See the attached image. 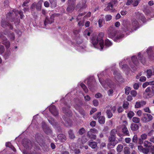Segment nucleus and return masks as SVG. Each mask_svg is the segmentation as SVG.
Listing matches in <instances>:
<instances>
[{
  "mask_svg": "<svg viewBox=\"0 0 154 154\" xmlns=\"http://www.w3.org/2000/svg\"><path fill=\"white\" fill-rule=\"evenodd\" d=\"M62 118L65 121V126L66 127H70L72 125V122L70 119L68 118H65L64 116Z\"/></svg>",
  "mask_w": 154,
  "mask_h": 154,
  "instance_id": "f3484780",
  "label": "nucleus"
},
{
  "mask_svg": "<svg viewBox=\"0 0 154 154\" xmlns=\"http://www.w3.org/2000/svg\"><path fill=\"white\" fill-rule=\"evenodd\" d=\"M146 72L147 74L146 76L148 79L150 78L153 74L152 71L150 69L147 70H146Z\"/></svg>",
  "mask_w": 154,
  "mask_h": 154,
  "instance_id": "e433bc0d",
  "label": "nucleus"
},
{
  "mask_svg": "<svg viewBox=\"0 0 154 154\" xmlns=\"http://www.w3.org/2000/svg\"><path fill=\"white\" fill-rule=\"evenodd\" d=\"M143 116L141 119L142 122L145 123L149 122L153 119L152 116L150 114L145 113L143 114Z\"/></svg>",
  "mask_w": 154,
  "mask_h": 154,
  "instance_id": "9b49d317",
  "label": "nucleus"
},
{
  "mask_svg": "<svg viewBox=\"0 0 154 154\" xmlns=\"http://www.w3.org/2000/svg\"><path fill=\"white\" fill-rule=\"evenodd\" d=\"M77 101L75 102V104L74 105L75 108L77 110L80 114L83 116L84 118L86 116V114L83 109L82 107V101L79 100H77Z\"/></svg>",
  "mask_w": 154,
  "mask_h": 154,
  "instance_id": "423d86ee",
  "label": "nucleus"
},
{
  "mask_svg": "<svg viewBox=\"0 0 154 154\" xmlns=\"http://www.w3.org/2000/svg\"><path fill=\"white\" fill-rule=\"evenodd\" d=\"M91 34V31H90V29H88L85 30L83 33L84 35L85 36L88 35L90 36Z\"/></svg>",
  "mask_w": 154,
  "mask_h": 154,
  "instance_id": "c03bdc74",
  "label": "nucleus"
},
{
  "mask_svg": "<svg viewBox=\"0 0 154 154\" xmlns=\"http://www.w3.org/2000/svg\"><path fill=\"white\" fill-rule=\"evenodd\" d=\"M23 146L28 150H30L32 147V145L31 141L28 139H24L23 141Z\"/></svg>",
  "mask_w": 154,
  "mask_h": 154,
  "instance_id": "ddd939ff",
  "label": "nucleus"
},
{
  "mask_svg": "<svg viewBox=\"0 0 154 154\" xmlns=\"http://www.w3.org/2000/svg\"><path fill=\"white\" fill-rule=\"evenodd\" d=\"M132 62L129 63V65L134 70L136 69V66H137L139 63V61L135 56H133L131 57Z\"/></svg>",
  "mask_w": 154,
  "mask_h": 154,
  "instance_id": "f8f14e48",
  "label": "nucleus"
},
{
  "mask_svg": "<svg viewBox=\"0 0 154 154\" xmlns=\"http://www.w3.org/2000/svg\"><path fill=\"white\" fill-rule=\"evenodd\" d=\"M63 112L66 116H71V111L68 108L63 107L62 109Z\"/></svg>",
  "mask_w": 154,
  "mask_h": 154,
  "instance_id": "b1692460",
  "label": "nucleus"
},
{
  "mask_svg": "<svg viewBox=\"0 0 154 154\" xmlns=\"http://www.w3.org/2000/svg\"><path fill=\"white\" fill-rule=\"evenodd\" d=\"M122 131L124 134L127 136H129V132L127 127L125 126L122 128Z\"/></svg>",
  "mask_w": 154,
  "mask_h": 154,
  "instance_id": "72a5a7b5",
  "label": "nucleus"
},
{
  "mask_svg": "<svg viewBox=\"0 0 154 154\" xmlns=\"http://www.w3.org/2000/svg\"><path fill=\"white\" fill-rule=\"evenodd\" d=\"M52 8H55L57 6L56 0H49Z\"/></svg>",
  "mask_w": 154,
  "mask_h": 154,
  "instance_id": "ea45409f",
  "label": "nucleus"
},
{
  "mask_svg": "<svg viewBox=\"0 0 154 154\" xmlns=\"http://www.w3.org/2000/svg\"><path fill=\"white\" fill-rule=\"evenodd\" d=\"M134 113L133 111H130L128 113V116L131 119L134 116Z\"/></svg>",
  "mask_w": 154,
  "mask_h": 154,
  "instance_id": "6e6d98bb",
  "label": "nucleus"
},
{
  "mask_svg": "<svg viewBox=\"0 0 154 154\" xmlns=\"http://www.w3.org/2000/svg\"><path fill=\"white\" fill-rule=\"evenodd\" d=\"M5 145L7 147H9L11 149L14 151L15 152L16 151V149L14 146L11 144L10 143H6L5 144Z\"/></svg>",
  "mask_w": 154,
  "mask_h": 154,
  "instance_id": "79ce46f5",
  "label": "nucleus"
},
{
  "mask_svg": "<svg viewBox=\"0 0 154 154\" xmlns=\"http://www.w3.org/2000/svg\"><path fill=\"white\" fill-rule=\"evenodd\" d=\"M48 120L49 122L54 127H55L57 126V123L53 119L51 118L50 119H48Z\"/></svg>",
  "mask_w": 154,
  "mask_h": 154,
  "instance_id": "473e14b6",
  "label": "nucleus"
},
{
  "mask_svg": "<svg viewBox=\"0 0 154 154\" xmlns=\"http://www.w3.org/2000/svg\"><path fill=\"white\" fill-rule=\"evenodd\" d=\"M133 142L135 143H136L137 141V135H134L132 139Z\"/></svg>",
  "mask_w": 154,
  "mask_h": 154,
  "instance_id": "69168bd1",
  "label": "nucleus"
},
{
  "mask_svg": "<svg viewBox=\"0 0 154 154\" xmlns=\"http://www.w3.org/2000/svg\"><path fill=\"white\" fill-rule=\"evenodd\" d=\"M106 113L108 118L112 117L113 116L112 113L109 109H108L106 111Z\"/></svg>",
  "mask_w": 154,
  "mask_h": 154,
  "instance_id": "49530a36",
  "label": "nucleus"
},
{
  "mask_svg": "<svg viewBox=\"0 0 154 154\" xmlns=\"http://www.w3.org/2000/svg\"><path fill=\"white\" fill-rule=\"evenodd\" d=\"M123 148V146L121 145H119L117 147V150L118 152H120Z\"/></svg>",
  "mask_w": 154,
  "mask_h": 154,
  "instance_id": "13d9d810",
  "label": "nucleus"
},
{
  "mask_svg": "<svg viewBox=\"0 0 154 154\" xmlns=\"http://www.w3.org/2000/svg\"><path fill=\"white\" fill-rule=\"evenodd\" d=\"M113 71V75L116 80L118 82H121L123 81V79L121 74L116 69Z\"/></svg>",
  "mask_w": 154,
  "mask_h": 154,
  "instance_id": "2eb2a0df",
  "label": "nucleus"
},
{
  "mask_svg": "<svg viewBox=\"0 0 154 154\" xmlns=\"http://www.w3.org/2000/svg\"><path fill=\"white\" fill-rule=\"evenodd\" d=\"M88 144L92 148H95L97 146V142L90 140L88 142Z\"/></svg>",
  "mask_w": 154,
  "mask_h": 154,
  "instance_id": "a878e982",
  "label": "nucleus"
},
{
  "mask_svg": "<svg viewBox=\"0 0 154 154\" xmlns=\"http://www.w3.org/2000/svg\"><path fill=\"white\" fill-rule=\"evenodd\" d=\"M42 128L44 132L48 135L51 134L52 131L49 127L47 126L45 122H43L42 124Z\"/></svg>",
  "mask_w": 154,
  "mask_h": 154,
  "instance_id": "4468645a",
  "label": "nucleus"
},
{
  "mask_svg": "<svg viewBox=\"0 0 154 154\" xmlns=\"http://www.w3.org/2000/svg\"><path fill=\"white\" fill-rule=\"evenodd\" d=\"M75 5H69L68 4V7L67 8V11L69 12H72L74 9Z\"/></svg>",
  "mask_w": 154,
  "mask_h": 154,
  "instance_id": "c9c22d12",
  "label": "nucleus"
},
{
  "mask_svg": "<svg viewBox=\"0 0 154 154\" xmlns=\"http://www.w3.org/2000/svg\"><path fill=\"white\" fill-rule=\"evenodd\" d=\"M2 44L5 45L7 49H8L10 47V43L9 41L7 40V39L5 37V38H2Z\"/></svg>",
  "mask_w": 154,
  "mask_h": 154,
  "instance_id": "4be33fe9",
  "label": "nucleus"
},
{
  "mask_svg": "<svg viewBox=\"0 0 154 154\" xmlns=\"http://www.w3.org/2000/svg\"><path fill=\"white\" fill-rule=\"evenodd\" d=\"M18 14L20 15L21 19L23 17L24 15L22 11H19L17 10L14 9L11 12L8 13L6 14V20H9L11 22L14 21L15 22H16L14 19V16H17ZM1 25L3 28L8 27L11 29H13V26L11 24L7 22V20H5V19H2L1 22Z\"/></svg>",
  "mask_w": 154,
  "mask_h": 154,
  "instance_id": "f257e3e1",
  "label": "nucleus"
},
{
  "mask_svg": "<svg viewBox=\"0 0 154 154\" xmlns=\"http://www.w3.org/2000/svg\"><path fill=\"white\" fill-rule=\"evenodd\" d=\"M58 139L61 142H64L66 140V136L63 134H59L57 135Z\"/></svg>",
  "mask_w": 154,
  "mask_h": 154,
  "instance_id": "5701e85b",
  "label": "nucleus"
},
{
  "mask_svg": "<svg viewBox=\"0 0 154 154\" xmlns=\"http://www.w3.org/2000/svg\"><path fill=\"white\" fill-rule=\"evenodd\" d=\"M42 1H40L37 3H36L35 7L36 10L38 11H40L41 9Z\"/></svg>",
  "mask_w": 154,
  "mask_h": 154,
  "instance_id": "7c9ffc66",
  "label": "nucleus"
},
{
  "mask_svg": "<svg viewBox=\"0 0 154 154\" xmlns=\"http://www.w3.org/2000/svg\"><path fill=\"white\" fill-rule=\"evenodd\" d=\"M125 154H129L130 153V149L128 147H125L124 149Z\"/></svg>",
  "mask_w": 154,
  "mask_h": 154,
  "instance_id": "8fccbe9b",
  "label": "nucleus"
},
{
  "mask_svg": "<svg viewBox=\"0 0 154 154\" xmlns=\"http://www.w3.org/2000/svg\"><path fill=\"white\" fill-rule=\"evenodd\" d=\"M49 111L54 116H57L58 114V110L56 109L55 106L54 105H52L50 107Z\"/></svg>",
  "mask_w": 154,
  "mask_h": 154,
  "instance_id": "dca6fc26",
  "label": "nucleus"
},
{
  "mask_svg": "<svg viewBox=\"0 0 154 154\" xmlns=\"http://www.w3.org/2000/svg\"><path fill=\"white\" fill-rule=\"evenodd\" d=\"M125 94L128 95L131 89L130 87L126 86L125 88Z\"/></svg>",
  "mask_w": 154,
  "mask_h": 154,
  "instance_id": "3c124183",
  "label": "nucleus"
},
{
  "mask_svg": "<svg viewBox=\"0 0 154 154\" xmlns=\"http://www.w3.org/2000/svg\"><path fill=\"white\" fill-rule=\"evenodd\" d=\"M86 46L84 45H79L78 46V50L81 52H83L85 51Z\"/></svg>",
  "mask_w": 154,
  "mask_h": 154,
  "instance_id": "c756f323",
  "label": "nucleus"
},
{
  "mask_svg": "<svg viewBox=\"0 0 154 154\" xmlns=\"http://www.w3.org/2000/svg\"><path fill=\"white\" fill-rule=\"evenodd\" d=\"M85 132V129L83 128H82L79 130L78 131V133L80 135H82L84 134Z\"/></svg>",
  "mask_w": 154,
  "mask_h": 154,
  "instance_id": "5fc2aeb1",
  "label": "nucleus"
},
{
  "mask_svg": "<svg viewBox=\"0 0 154 154\" xmlns=\"http://www.w3.org/2000/svg\"><path fill=\"white\" fill-rule=\"evenodd\" d=\"M147 135L146 134H143L140 135V138L138 139V143L140 145L142 144L143 143V140L146 139Z\"/></svg>",
  "mask_w": 154,
  "mask_h": 154,
  "instance_id": "a211bd4d",
  "label": "nucleus"
},
{
  "mask_svg": "<svg viewBox=\"0 0 154 154\" xmlns=\"http://www.w3.org/2000/svg\"><path fill=\"white\" fill-rule=\"evenodd\" d=\"M144 146L146 147H149L152 146V143L147 140H145L143 142Z\"/></svg>",
  "mask_w": 154,
  "mask_h": 154,
  "instance_id": "a19ab883",
  "label": "nucleus"
},
{
  "mask_svg": "<svg viewBox=\"0 0 154 154\" xmlns=\"http://www.w3.org/2000/svg\"><path fill=\"white\" fill-rule=\"evenodd\" d=\"M98 22L99 26L100 27L103 26V24L105 23V21L103 18H101L99 20Z\"/></svg>",
  "mask_w": 154,
  "mask_h": 154,
  "instance_id": "58836bf2",
  "label": "nucleus"
},
{
  "mask_svg": "<svg viewBox=\"0 0 154 154\" xmlns=\"http://www.w3.org/2000/svg\"><path fill=\"white\" fill-rule=\"evenodd\" d=\"M152 47H150L147 49L146 52L148 55L150 54L151 52L152 51Z\"/></svg>",
  "mask_w": 154,
  "mask_h": 154,
  "instance_id": "052dcab7",
  "label": "nucleus"
},
{
  "mask_svg": "<svg viewBox=\"0 0 154 154\" xmlns=\"http://www.w3.org/2000/svg\"><path fill=\"white\" fill-rule=\"evenodd\" d=\"M59 14H52L50 18L46 17L45 20L44 21V24L45 26H46L48 24H51L54 22V18L55 17L58 16Z\"/></svg>",
  "mask_w": 154,
  "mask_h": 154,
  "instance_id": "9d476101",
  "label": "nucleus"
},
{
  "mask_svg": "<svg viewBox=\"0 0 154 154\" xmlns=\"http://www.w3.org/2000/svg\"><path fill=\"white\" fill-rule=\"evenodd\" d=\"M112 138H109V143H108V148L109 149L114 147L116 144L115 140H112Z\"/></svg>",
  "mask_w": 154,
  "mask_h": 154,
  "instance_id": "6ab92c4d",
  "label": "nucleus"
},
{
  "mask_svg": "<svg viewBox=\"0 0 154 154\" xmlns=\"http://www.w3.org/2000/svg\"><path fill=\"white\" fill-rule=\"evenodd\" d=\"M105 18L106 21H109L112 19V16L110 15H106Z\"/></svg>",
  "mask_w": 154,
  "mask_h": 154,
  "instance_id": "0e129e2a",
  "label": "nucleus"
},
{
  "mask_svg": "<svg viewBox=\"0 0 154 154\" xmlns=\"http://www.w3.org/2000/svg\"><path fill=\"white\" fill-rule=\"evenodd\" d=\"M87 136L89 138L94 139H95L96 137V136L94 135L90 130L88 132Z\"/></svg>",
  "mask_w": 154,
  "mask_h": 154,
  "instance_id": "2f4dec72",
  "label": "nucleus"
},
{
  "mask_svg": "<svg viewBox=\"0 0 154 154\" xmlns=\"http://www.w3.org/2000/svg\"><path fill=\"white\" fill-rule=\"evenodd\" d=\"M30 0H26L23 2L22 5L23 6H28V5H27V4L30 2Z\"/></svg>",
  "mask_w": 154,
  "mask_h": 154,
  "instance_id": "774afa93",
  "label": "nucleus"
},
{
  "mask_svg": "<svg viewBox=\"0 0 154 154\" xmlns=\"http://www.w3.org/2000/svg\"><path fill=\"white\" fill-rule=\"evenodd\" d=\"M132 120L135 123H138L140 122V119L137 117H134L133 118Z\"/></svg>",
  "mask_w": 154,
  "mask_h": 154,
  "instance_id": "de8ad7c7",
  "label": "nucleus"
},
{
  "mask_svg": "<svg viewBox=\"0 0 154 154\" xmlns=\"http://www.w3.org/2000/svg\"><path fill=\"white\" fill-rule=\"evenodd\" d=\"M141 152L145 154H147L149 152V150L147 148H145L143 149Z\"/></svg>",
  "mask_w": 154,
  "mask_h": 154,
  "instance_id": "e2e57ef3",
  "label": "nucleus"
},
{
  "mask_svg": "<svg viewBox=\"0 0 154 154\" xmlns=\"http://www.w3.org/2000/svg\"><path fill=\"white\" fill-rule=\"evenodd\" d=\"M108 37L113 39L114 41L119 42L121 41L124 37V35L120 34L116 36L117 31L113 26L110 27L108 29Z\"/></svg>",
  "mask_w": 154,
  "mask_h": 154,
  "instance_id": "39448f33",
  "label": "nucleus"
},
{
  "mask_svg": "<svg viewBox=\"0 0 154 154\" xmlns=\"http://www.w3.org/2000/svg\"><path fill=\"white\" fill-rule=\"evenodd\" d=\"M117 3V0H112L110 2L108 3L107 6L105 8V11H113L114 7L116 6Z\"/></svg>",
  "mask_w": 154,
  "mask_h": 154,
  "instance_id": "1a4fd4ad",
  "label": "nucleus"
},
{
  "mask_svg": "<svg viewBox=\"0 0 154 154\" xmlns=\"http://www.w3.org/2000/svg\"><path fill=\"white\" fill-rule=\"evenodd\" d=\"M138 57L139 60H140L141 62L143 64H144L145 63V61L144 60L141 59V57L140 55V53L139 52L138 54Z\"/></svg>",
  "mask_w": 154,
  "mask_h": 154,
  "instance_id": "603ef678",
  "label": "nucleus"
},
{
  "mask_svg": "<svg viewBox=\"0 0 154 154\" xmlns=\"http://www.w3.org/2000/svg\"><path fill=\"white\" fill-rule=\"evenodd\" d=\"M36 6V2L32 3L30 7V10L32 12L34 11Z\"/></svg>",
  "mask_w": 154,
  "mask_h": 154,
  "instance_id": "09e8293b",
  "label": "nucleus"
},
{
  "mask_svg": "<svg viewBox=\"0 0 154 154\" xmlns=\"http://www.w3.org/2000/svg\"><path fill=\"white\" fill-rule=\"evenodd\" d=\"M104 35V33L101 32L99 34L97 38L96 36H94L91 38V42L93 47L101 51L105 48L103 45L104 42L102 38Z\"/></svg>",
  "mask_w": 154,
  "mask_h": 154,
  "instance_id": "7ed1b4c3",
  "label": "nucleus"
},
{
  "mask_svg": "<svg viewBox=\"0 0 154 154\" xmlns=\"http://www.w3.org/2000/svg\"><path fill=\"white\" fill-rule=\"evenodd\" d=\"M137 19L138 20H140L143 23L146 21V18L144 16L143 14L139 13H137L136 14Z\"/></svg>",
  "mask_w": 154,
  "mask_h": 154,
  "instance_id": "aec40b11",
  "label": "nucleus"
},
{
  "mask_svg": "<svg viewBox=\"0 0 154 154\" xmlns=\"http://www.w3.org/2000/svg\"><path fill=\"white\" fill-rule=\"evenodd\" d=\"M80 85L85 93H87L88 92V89L85 85L82 83H81Z\"/></svg>",
  "mask_w": 154,
  "mask_h": 154,
  "instance_id": "37998d69",
  "label": "nucleus"
},
{
  "mask_svg": "<svg viewBox=\"0 0 154 154\" xmlns=\"http://www.w3.org/2000/svg\"><path fill=\"white\" fill-rule=\"evenodd\" d=\"M105 118L103 116H100L98 118V122L100 124H103L105 122Z\"/></svg>",
  "mask_w": 154,
  "mask_h": 154,
  "instance_id": "4c0bfd02",
  "label": "nucleus"
},
{
  "mask_svg": "<svg viewBox=\"0 0 154 154\" xmlns=\"http://www.w3.org/2000/svg\"><path fill=\"white\" fill-rule=\"evenodd\" d=\"M139 2L140 1L139 0H134L133 1L132 5L134 7L137 6Z\"/></svg>",
  "mask_w": 154,
  "mask_h": 154,
  "instance_id": "4d7b16f0",
  "label": "nucleus"
},
{
  "mask_svg": "<svg viewBox=\"0 0 154 154\" xmlns=\"http://www.w3.org/2000/svg\"><path fill=\"white\" fill-rule=\"evenodd\" d=\"M131 94L134 97H135L137 94V91L134 90H132L131 92Z\"/></svg>",
  "mask_w": 154,
  "mask_h": 154,
  "instance_id": "338daca9",
  "label": "nucleus"
},
{
  "mask_svg": "<svg viewBox=\"0 0 154 154\" xmlns=\"http://www.w3.org/2000/svg\"><path fill=\"white\" fill-rule=\"evenodd\" d=\"M5 49L4 47L1 45H0V54H2L5 51Z\"/></svg>",
  "mask_w": 154,
  "mask_h": 154,
  "instance_id": "bf43d9fd",
  "label": "nucleus"
},
{
  "mask_svg": "<svg viewBox=\"0 0 154 154\" xmlns=\"http://www.w3.org/2000/svg\"><path fill=\"white\" fill-rule=\"evenodd\" d=\"M122 64V62H121L119 63V65L121 67V66H122L121 68L122 69H123L124 70H128L129 68L128 67V66L126 64H123V65Z\"/></svg>",
  "mask_w": 154,
  "mask_h": 154,
  "instance_id": "f704fd0d",
  "label": "nucleus"
},
{
  "mask_svg": "<svg viewBox=\"0 0 154 154\" xmlns=\"http://www.w3.org/2000/svg\"><path fill=\"white\" fill-rule=\"evenodd\" d=\"M105 46L106 47H109L112 45V43L108 39L106 40L105 41Z\"/></svg>",
  "mask_w": 154,
  "mask_h": 154,
  "instance_id": "a18cd8bd",
  "label": "nucleus"
},
{
  "mask_svg": "<svg viewBox=\"0 0 154 154\" xmlns=\"http://www.w3.org/2000/svg\"><path fill=\"white\" fill-rule=\"evenodd\" d=\"M116 132L117 130L116 129L112 130L110 132V137L109 138H112L113 140H115L116 139L115 136Z\"/></svg>",
  "mask_w": 154,
  "mask_h": 154,
  "instance_id": "393cba45",
  "label": "nucleus"
},
{
  "mask_svg": "<svg viewBox=\"0 0 154 154\" xmlns=\"http://www.w3.org/2000/svg\"><path fill=\"white\" fill-rule=\"evenodd\" d=\"M124 25V30L125 32L128 31V32H132L134 30L139 28V23L136 19H133L132 20L131 24L129 21L124 20L122 23Z\"/></svg>",
  "mask_w": 154,
  "mask_h": 154,
  "instance_id": "20e7f679",
  "label": "nucleus"
},
{
  "mask_svg": "<svg viewBox=\"0 0 154 154\" xmlns=\"http://www.w3.org/2000/svg\"><path fill=\"white\" fill-rule=\"evenodd\" d=\"M75 0H68V4L69 5H75Z\"/></svg>",
  "mask_w": 154,
  "mask_h": 154,
  "instance_id": "680f3d73",
  "label": "nucleus"
},
{
  "mask_svg": "<svg viewBox=\"0 0 154 154\" xmlns=\"http://www.w3.org/2000/svg\"><path fill=\"white\" fill-rule=\"evenodd\" d=\"M144 95L146 98H149L153 97L154 95V86L148 87L145 90Z\"/></svg>",
  "mask_w": 154,
  "mask_h": 154,
  "instance_id": "0eeeda50",
  "label": "nucleus"
},
{
  "mask_svg": "<svg viewBox=\"0 0 154 154\" xmlns=\"http://www.w3.org/2000/svg\"><path fill=\"white\" fill-rule=\"evenodd\" d=\"M4 34L5 35H7L8 37H9L10 38L11 40H14V34L11 33L10 32L7 33L6 31H4Z\"/></svg>",
  "mask_w": 154,
  "mask_h": 154,
  "instance_id": "c85d7f7f",
  "label": "nucleus"
},
{
  "mask_svg": "<svg viewBox=\"0 0 154 154\" xmlns=\"http://www.w3.org/2000/svg\"><path fill=\"white\" fill-rule=\"evenodd\" d=\"M131 130L132 131H135L137 130L139 128L138 125L135 123L132 124L130 126Z\"/></svg>",
  "mask_w": 154,
  "mask_h": 154,
  "instance_id": "cd10ccee",
  "label": "nucleus"
},
{
  "mask_svg": "<svg viewBox=\"0 0 154 154\" xmlns=\"http://www.w3.org/2000/svg\"><path fill=\"white\" fill-rule=\"evenodd\" d=\"M69 137L70 139H73L75 138V136L74 133L73 131L71 130H69L68 131Z\"/></svg>",
  "mask_w": 154,
  "mask_h": 154,
  "instance_id": "bb28decb",
  "label": "nucleus"
},
{
  "mask_svg": "<svg viewBox=\"0 0 154 154\" xmlns=\"http://www.w3.org/2000/svg\"><path fill=\"white\" fill-rule=\"evenodd\" d=\"M129 105V103L127 102H126L123 103L122 106L123 108L127 109Z\"/></svg>",
  "mask_w": 154,
  "mask_h": 154,
  "instance_id": "864d4df0",
  "label": "nucleus"
},
{
  "mask_svg": "<svg viewBox=\"0 0 154 154\" xmlns=\"http://www.w3.org/2000/svg\"><path fill=\"white\" fill-rule=\"evenodd\" d=\"M103 74V72H102L100 74H97L99 82L101 85L105 89H106L109 87L111 89L107 91V93L109 96H112L113 92V90L115 89L116 88V84L113 82L111 80L107 79L106 81L101 79V76Z\"/></svg>",
  "mask_w": 154,
  "mask_h": 154,
  "instance_id": "f03ea898",
  "label": "nucleus"
},
{
  "mask_svg": "<svg viewBox=\"0 0 154 154\" xmlns=\"http://www.w3.org/2000/svg\"><path fill=\"white\" fill-rule=\"evenodd\" d=\"M87 85L88 88L91 91H93L96 85L95 79L93 77H91L87 79Z\"/></svg>",
  "mask_w": 154,
  "mask_h": 154,
  "instance_id": "6e6552de",
  "label": "nucleus"
},
{
  "mask_svg": "<svg viewBox=\"0 0 154 154\" xmlns=\"http://www.w3.org/2000/svg\"><path fill=\"white\" fill-rule=\"evenodd\" d=\"M43 136L40 134H38L35 135L36 140L37 142L39 143L43 142Z\"/></svg>",
  "mask_w": 154,
  "mask_h": 154,
  "instance_id": "412c9836",
  "label": "nucleus"
}]
</instances>
